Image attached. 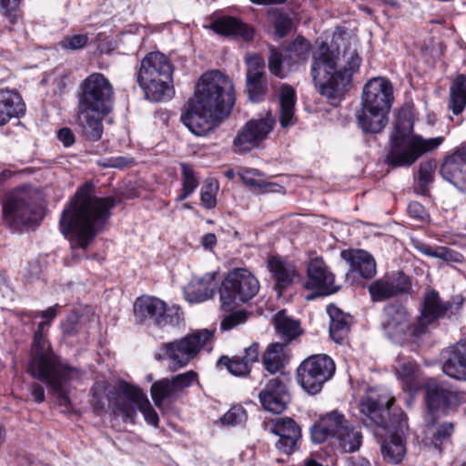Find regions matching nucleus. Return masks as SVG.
Masks as SVG:
<instances>
[{"mask_svg":"<svg viewBox=\"0 0 466 466\" xmlns=\"http://www.w3.org/2000/svg\"><path fill=\"white\" fill-rule=\"evenodd\" d=\"M441 176L456 187L466 183V147L457 149L446 157L441 170Z\"/></svg>","mask_w":466,"mask_h":466,"instance_id":"nucleus-24","label":"nucleus"},{"mask_svg":"<svg viewBox=\"0 0 466 466\" xmlns=\"http://www.w3.org/2000/svg\"><path fill=\"white\" fill-rule=\"evenodd\" d=\"M408 213L411 218L420 221H425L429 218V214L423 206H408Z\"/></svg>","mask_w":466,"mask_h":466,"instance_id":"nucleus-63","label":"nucleus"},{"mask_svg":"<svg viewBox=\"0 0 466 466\" xmlns=\"http://www.w3.org/2000/svg\"><path fill=\"white\" fill-rule=\"evenodd\" d=\"M329 316V335L336 343H342L347 338L351 324V316L339 308L329 305L327 308Z\"/></svg>","mask_w":466,"mask_h":466,"instance_id":"nucleus-34","label":"nucleus"},{"mask_svg":"<svg viewBox=\"0 0 466 466\" xmlns=\"http://www.w3.org/2000/svg\"><path fill=\"white\" fill-rule=\"evenodd\" d=\"M181 171L183 177V191L177 197V200L181 201L190 195L198 185V180L195 176L193 169L186 165L181 164Z\"/></svg>","mask_w":466,"mask_h":466,"instance_id":"nucleus-49","label":"nucleus"},{"mask_svg":"<svg viewBox=\"0 0 466 466\" xmlns=\"http://www.w3.org/2000/svg\"><path fill=\"white\" fill-rule=\"evenodd\" d=\"M442 137L424 138L413 133V121L410 116H399L390 136V147L386 162L394 167H410L423 154L436 149L443 142Z\"/></svg>","mask_w":466,"mask_h":466,"instance_id":"nucleus-6","label":"nucleus"},{"mask_svg":"<svg viewBox=\"0 0 466 466\" xmlns=\"http://www.w3.org/2000/svg\"><path fill=\"white\" fill-rule=\"evenodd\" d=\"M172 74L168 57L160 52H151L140 63L137 82L148 100L158 102L173 94Z\"/></svg>","mask_w":466,"mask_h":466,"instance_id":"nucleus-7","label":"nucleus"},{"mask_svg":"<svg viewBox=\"0 0 466 466\" xmlns=\"http://www.w3.org/2000/svg\"><path fill=\"white\" fill-rule=\"evenodd\" d=\"M69 204H106L103 198L96 195L95 186L91 182L84 183L75 193Z\"/></svg>","mask_w":466,"mask_h":466,"instance_id":"nucleus-45","label":"nucleus"},{"mask_svg":"<svg viewBox=\"0 0 466 466\" xmlns=\"http://www.w3.org/2000/svg\"><path fill=\"white\" fill-rule=\"evenodd\" d=\"M57 315V310H56V306L55 307H50L48 308L46 310H43V311H40L35 317L39 316L43 319V320L38 324V327H37V329L36 331L35 332V335H34V339H33V343H32V346H34V343H35V336L37 335V333L40 331V325L43 324V327H42V329H41V338L44 341H46L50 347V343L48 342V340H46L45 338H44V335H43V332H44V329L46 327H48L50 325V322L53 319L56 318V316ZM33 349V347H31V350ZM32 352V350L30 351V353Z\"/></svg>","mask_w":466,"mask_h":466,"instance_id":"nucleus-54","label":"nucleus"},{"mask_svg":"<svg viewBox=\"0 0 466 466\" xmlns=\"http://www.w3.org/2000/svg\"><path fill=\"white\" fill-rule=\"evenodd\" d=\"M275 123L276 120L270 113H267L264 117L248 121L234 138L236 151H249L258 147L272 131Z\"/></svg>","mask_w":466,"mask_h":466,"instance_id":"nucleus-15","label":"nucleus"},{"mask_svg":"<svg viewBox=\"0 0 466 466\" xmlns=\"http://www.w3.org/2000/svg\"><path fill=\"white\" fill-rule=\"evenodd\" d=\"M279 123L281 127L286 128L295 125V104L296 93L294 88L288 85L282 84L279 88Z\"/></svg>","mask_w":466,"mask_h":466,"instance_id":"nucleus-35","label":"nucleus"},{"mask_svg":"<svg viewBox=\"0 0 466 466\" xmlns=\"http://www.w3.org/2000/svg\"><path fill=\"white\" fill-rule=\"evenodd\" d=\"M382 329L389 339L400 341L408 331L412 333L407 309L400 304H390L384 308Z\"/></svg>","mask_w":466,"mask_h":466,"instance_id":"nucleus-19","label":"nucleus"},{"mask_svg":"<svg viewBox=\"0 0 466 466\" xmlns=\"http://www.w3.org/2000/svg\"><path fill=\"white\" fill-rule=\"evenodd\" d=\"M235 103L232 81L218 70L204 73L181 120L191 133L203 137L228 116Z\"/></svg>","mask_w":466,"mask_h":466,"instance_id":"nucleus-1","label":"nucleus"},{"mask_svg":"<svg viewBox=\"0 0 466 466\" xmlns=\"http://www.w3.org/2000/svg\"><path fill=\"white\" fill-rule=\"evenodd\" d=\"M292 21L289 16L283 14H279L276 15L274 20V27L275 33L279 37L285 36L290 31Z\"/></svg>","mask_w":466,"mask_h":466,"instance_id":"nucleus-59","label":"nucleus"},{"mask_svg":"<svg viewBox=\"0 0 466 466\" xmlns=\"http://www.w3.org/2000/svg\"><path fill=\"white\" fill-rule=\"evenodd\" d=\"M213 335V330L199 329L180 339L162 343L157 350L155 358L157 360L168 359L177 368H183L196 358L201 350L207 349L208 351H210Z\"/></svg>","mask_w":466,"mask_h":466,"instance_id":"nucleus-9","label":"nucleus"},{"mask_svg":"<svg viewBox=\"0 0 466 466\" xmlns=\"http://www.w3.org/2000/svg\"><path fill=\"white\" fill-rule=\"evenodd\" d=\"M105 115L78 107L76 125L81 136L89 141H98L104 131L102 120Z\"/></svg>","mask_w":466,"mask_h":466,"instance_id":"nucleus-27","label":"nucleus"},{"mask_svg":"<svg viewBox=\"0 0 466 466\" xmlns=\"http://www.w3.org/2000/svg\"><path fill=\"white\" fill-rule=\"evenodd\" d=\"M57 137L65 147H70L75 142V136L71 129L67 127L61 128L57 132Z\"/></svg>","mask_w":466,"mask_h":466,"instance_id":"nucleus-64","label":"nucleus"},{"mask_svg":"<svg viewBox=\"0 0 466 466\" xmlns=\"http://www.w3.org/2000/svg\"><path fill=\"white\" fill-rule=\"evenodd\" d=\"M310 54V44L305 39H296L287 49L289 60L292 63L305 61Z\"/></svg>","mask_w":466,"mask_h":466,"instance_id":"nucleus-46","label":"nucleus"},{"mask_svg":"<svg viewBox=\"0 0 466 466\" xmlns=\"http://www.w3.org/2000/svg\"><path fill=\"white\" fill-rule=\"evenodd\" d=\"M425 387L427 407L432 414L447 415L451 410L458 407L463 399L461 392L434 380L428 381Z\"/></svg>","mask_w":466,"mask_h":466,"instance_id":"nucleus-16","label":"nucleus"},{"mask_svg":"<svg viewBox=\"0 0 466 466\" xmlns=\"http://www.w3.org/2000/svg\"><path fill=\"white\" fill-rule=\"evenodd\" d=\"M336 440L343 452H354L360 447L362 434L350 424L336 437Z\"/></svg>","mask_w":466,"mask_h":466,"instance_id":"nucleus-39","label":"nucleus"},{"mask_svg":"<svg viewBox=\"0 0 466 466\" xmlns=\"http://www.w3.org/2000/svg\"><path fill=\"white\" fill-rule=\"evenodd\" d=\"M455 431V424L451 421L439 423L432 434L431 442L435 448L441 450L443 443L451 441Z\"/></svg>","mask_w":466,"mask_h":466,"instance_id":"nucleus-47","label":"nucleus"},{"mask_svg":"<svg viewBox=\"0 0 466 466\" xmlns=\"http://www.w3.org/2000/svg\"><path fill=\"white\" fill-rule=\"evenodd\" d=\"M43 217V206H3L4 222L13 230L31 227Z\"/></svg>","mask_w":466,"mask_h":466,"instance_id":"nucleus-20","label":"nucleus"},{"mask_svg":"<svg viewBox=\"0 0 466 466\" xmlns=\"http://www.w3.org/2000/svg\"><path fill=\"white\" fill-rule=\"evenodd\" d=\"M246 91L250 101L258 102L266 94L267 85L263 80H247Z\"/></svg>","mask_w":466,"mask_h":466,"instance_id":"nucleus-51","label":"nucleus"},{"mask_svg":"<svg viewBox=\"0 0 466 466\" xmlns=\"http://www.w3.org/2000/svg\"><path fill=\"white\" fill-rule=\"evenodd\" d=\"M134 316L139 323L158 327L176 325L179 321L177 310L168 309L163 300L150 296H142L136 299Z\"/></svg>","mask_w":466,"mask_h":466,"instance_id":"nucleus-14","label":"nucleus"},{"mask_svg":"<svg viewBox=\"0 0 466 466\" xmlns=\"http://www.w3.org/2000/svg\"><path fill=\"white\" fill-rule=\"evenodd\" d=\"M218 187V182L215 178H208L204 182L200 193L203 204L215 203Z\"/></svg>","mask_w":466,"mask_h":466,"instance_id":"nucleus-52","label":"nucleus"},{"mask_svg":"<svg viewBox=\"0 0 466 466\" xmlns=\"http://www.w3.org/2000/svg\"><path fill=\"white\" fill-rule=\"evenodd\" d=\"M133 162L134 160L130 157L119 156L106 158L99 162V165L103 167L123 168L130 166Z\"/></svg>","mask_w":466,"mask_h":466,"instance_id":"nucleus-60","label":"nucleus"},{"mask_svg":"<svg viewBox=\"0 0 466 466\" xmlns=\"http://www.w3.org/2000/svg\"><path fill=\"white\" fill-rule=\"evenodd\" d=\"M335 372L333 360L326 354H317L307 358L297 370L299 384L309 393L319 392L326 381Z\"/></svg>","mask_w":466,"mask_h":466,"instance_id":"nucleus-12","label":"nucleus"},{"mask_svg":"<svg viewBox=\"0 0 466 466\" xmlns=\"http://www.w3.org/2000/svg\"><path fill=\"white\" fill-rule=\"evenodd\" d=\"M216 272H208L201 277H193L184 287V296L189 302H202L212 298L216 289Z\"/></svg>","mask_w":466,"mask_h":466,"instance_id":"nucleus-25","label":"nucleus"},{"mask_svg":"<svg viewBox=\"0 0 466 466\" xmlns=\"http://www.w3.org/2000/svg\"><path fill=\"white\" fill-rule=\"evenodd\" d=\"M25 106L21 96L15 91L0 89V127L12 118L24 115Z\"/></svg>","mask_w":466,"mask_h":466,"instance_id":"nucleus-29","label":"nucleus"},{"mask_svg":"<svg viewBox=\"0 0 466 466\" xmlns=\"http://www.w3.org/2000/svg\"><path fill=\"white\" fill-rule=\"evenodd\" d=\"M40 331L35 336V343L28 361L26 371L35 379L44 382L56 395L57 403L62 412L72 409L66 384L79 376V370L65 363L42 339Z\"/></svg>","mask_w":466,"mask_h":466,"instance_id":"nucleus-4","label":"nucleus"},{"mask_svg":"<svg viewBox=\"0 0 466 466\" xmlns=\"http://www.w3.org/2000/svg\"><path fill=\"white\" fill-rule=\"evenodd\" d=\"M258 397L263 408L273 413L282 412L289 400L286 386L279 377L268 380Z\"/></svg>","mask_w":466,"mask_h":466,"instance_id":"nucleus-21","label":"nucleus"},{"mask_svg":"<svg viewBox=\"0 0 466 466\" xmlns=\"http://www.w3.org/2000/svg\"><path fill=\"white\" fill-rule=\"evenodd\" d=\"M368 289L373 301H383L409 293L411 284L408 276L397 272L374 280L369 285Z\"/></svg>","mask_w":466,"mask_h":466,"instance_id":"nucleus-18","label":"nucleus"},{"mask_svg":"<svg viewBox=\"0 0 466 466\" xmlns=\"http://www.w3.org/2000/svg\"><path fill=\"white\" fill-rule=\"evenodd\" d=\"M244 356L240 357L248 367L251 368V365L258 360V355H259V348L258 344L253 343L249 347L245 349Z\"/></svg>","mask_w":466,"mask_h":466,"instance_id":"nucleus-62","label":"nucleus"},{"mask_svg":"<svg viewBox=\"0 0 466 466\" xmlns=\"http://www.w3.org/2000/svg\"><path fill=\"white\" fill-rule=\"evenodd\" d=\"M350 423L344 419V416L338 411H331L321 417L311 429V438L316 443H321L328 438H335L346 428Z\"/></svg>","mask_w":466,"mask_h":466,"instance_id":"nucleus-23","label":"nucleus"},{"mask_svg":"<svg viewBox=\"0 0 466 466\" xmlns=\"http://www.w3.org/2000/svg\"><path fill=\"white\" fill-rule=\"evenodd\" d=\"M242 181L252 188H259L264 185V178L260 172L256 169H246L239 173Z\"/></svg>","mask_w":466,"mask_h":466,"instance_id":"nucleus-56","label":"nucleus"},{"mask_svg":"<svg viewBox=\"0 0 466 466\" xmlns=\"http://www.w3.org/2000/svg\"><path fill=\"white\" fill-rule=\"evenodd\" d=\"M247 414L242 407H232L221 419L222 423L229 426H236L246 421Z\"/></svg>","mask_w":466,"mask_h":466,"instance_id":"nucleus-53","label":"nucleus"},{"mask_svg":"<svg viewBox=\"0 0 466 466\" xmlns=\"http://www.w3.org/2000/svg\"><path fill=\"white\" fill-rule=\"evenodd\" d=\"M247 64V80H263L265 62L261 56H253L246 59Z\"/></svg>","mask_w":466,"mask_h":466,"instance_id":"nucleus-50","label":"nucleus"},{"mask_svg":"<svg viewBox=\"0 0 466 466\" xmlns=\"http://www.w3.org/2000/svg\"><path fill=\"white\" fill-rule=\"evenodd\" d=\"M247 319H248V315L245 311H242V310L236 311V312H233V313L226 316L221 320L220 327H221V329H223V330H229L240 324L245 323L247 321Z\"/></svg>","mask_w":466,"mask_h":466,"instance_id":"nucleus-57","label":"nucleus"},{"mask_svg":"<svg viewBox=\"0 0 466 466\" xmlns=\"http://www.w3.org/2000/svg\"><path fill=\"white\" fill-rule=\"evenodd\" d=\"M197 372L194 370H188L187 372L177 374L170 380L174 383L177 393H180L184 389L189 387L195 380H197Z\"/></svg>","mask_w":466,"mask_h":466,"instance_id":"nucleus-55","label":"nucleus"},{"mask_svg":"<svg viewBox=\"0 0 466 466\" xmlns=\"http://www.w3.org/2000/svg\"><path fill=\"white\" fill-rule=\"evenodd\" d=\"M393 100L392 85L384 77H374L363 87L361 105L366 109L389 113Z\"/></svg>","mask_w":466,"mask_h":466,"instance_id":"nucleus-17","label":"nucleus"},{"mask_svg":"<svg viewBox=\"0 0 466 466\" xmlns=\"http://www.w3.org/2000/svg\"><path fill=\"white\" fill-rule=\"evenodd\" d=\"M360 64L356 41L344 42L336 52L322 42L313 54L310 74L319 93L334 101L343 96Z\"/></svg>","mask_w":466,"mask_h":466,"instance_id":"nucleus-2","label":"nucleus"},{"mask_svg":"<svg viewBox=\"0 0 466 466\" xmlns=\"http://www.w3.org/2000/svg\"><path fill=\"white\" fill-rule=\"evenodd\" d=\"M218 365H224L227 367L228 372L235 376H247L250 372V367L240 357L228 358L223 356L219 359Z\"/></svg>","mask_w":466,"mask_h":466,"instance_id":"nucleus-48","label":"nucleus"},{"mask_svg":"<svg viewBox=\"0 0 466 466\" xmlns=\"http://www.w3.org/2000/svg\"><path fill=\"white\" fill-rule=\"evenodd\" d=\"M268 268L276 281L274 288L279 295H281L282 291L290 286L297 278L295 268L282 261L279 258H270L268 260Z\"/></svg>","mask_w":466,"mask_h":466,"instance_id":"nucleus-32","label":"nucleus"},{"mask_svg":"<svg viewBox=\"0 0 466 466\" xmlns=\"http://www.w3.org/2000/svg\"><path fill=\"white\" fill-rule=\"evenodd\" d=\"M341 257L350 264V271L358 272L362 278L371 279L376 274L375 259L366 250H343Z\"/></svg>","mask_w":466,"mask_h":466,"instance_id":"nucleus-28","label":"nucleus"},{"mask_svg":"<svg viewBox=\"0 0 466 466\" xmlns=\"http://www.w3.org/2000/svg\"><path fill=\"white\" fill-rule=\"evenodd\" d=\"M436 165L431 160L421 162L416 178L415 191L417 194L426 196L429 193V185L433 181Z\"/></svg>","mask_w":466,"mask_h":466,"instance_id":"nucleus-44","label":"nucleus"},{"mask_svg":"<svg viewBox=\"0 0 466 466\" xmlns=\"http://www.w3.org/2000/svg\"><path fill=\"white\" fill-rule=\"evenodd\" d=\"M290 67L288 55L282 56L276 48H269L268 70L272 75L285 78L291 71Z\"/></svg>","mask_w":466,"mask_h":466,"instance_id":"nucleus-43","label":"nucleus"},{"mask_svg":"<svg viewBox=\"0 0 466 466\" xmlns=\"http://www.w3.org/2000/svg\"><path fill=\"white\" fill-rule=\"evenodd\" d=\"M259 289L258 280L247 268L229 271L219 287L220 307L229 311L255 297Z\"/></svg>","mask_w":466,"mask_h":466,"instance_id":"nucleus-10","label":"nucleus"},{"mask_svg":"<svg viewBox=\"0 0 466 466\" xmlns=\"http://www.w3.org/2000/svg\"><path fill=\"white\" fill-rule=\"evenodd\" d=\"M271 431L279 437L276 444L279 451L290 454L297 449V443L301 437V431L291 418L277 419Z\"/></svg>","mask_w":466,"mask_h":466,"instance_id":"nucleus-22","label":"nucleus"},{"mask_svg":"<svg viewBox=\"0 0 466 466\" xmlns=\"http://www.w3.org/2000/svg\"><path fill=\"white\" fill-rule=\"evenodd\" d=\"M395 372L405 390L415 392L420 389L421 384L420 370L415 361L410 359H400Z\"/></svg>","mask_w":466,"mask_h":466,"instance_id":"nucleus-33","label":"nucleus"},{"mask_svg":"<svg viewBox=\"0 0 466 466\" xmlns=\"http://www.w3.org/2000/svg\"><path fill=\"white\" fill-rule=\"evenodd\" d=\"M88 37L86 35H75L65 37L61 41V46L65 49L76 50L83 48L87 43Z\"/></svg>","mask_w":466,"mask_h":466,"instance_id":"nucleus-58","label":"nucleus"},{"mask_svg":"<svg viewBox=\"0 0 466 466\" xmlns=\"http://www.w3.org/2000/svg\"><path fill=\"white\" fill-rule=\"evenodd\" d=\"M309 283L307 287L319 289L322 294H331L338 290L334 285V275L329 271L324 261L319 258H312L308 265Z\"/></svg>","mask_w":466,"mask_h":466,"instance_id":"nucleus-26","label":"nucleus"},{"mask_svg":"<svg viewBox=\"0 0 466 466\" xmlns=\"http://www.w3.org/2000/svg\"><path fill=\"white\" fill-rule=\"evenodd\" d=\"M286 344L273 343L268 347L262 356V363L265 370L270 373H276L283 368L286 360Z\"/></svg>","mask_w":466,"mask_h":466,"instance_id":"nucleus-37","label":"nucleus"},{"mask_svg":"<svg viewBox=\"0 0 466 466\" xmlns=\"http://www.w3.org/2000/svg\"><path fill=\"white\" fill-rule=\"evenodd\" d=\"M113 87L101 73H93L80 85L78 107L108 114L112 108Z\"/></svg>","mask_w":466,"mask_h":466,"instance_id":"nucleus-11","label":"nucleus"},{"mask_svg":"<svg viewBox=\"0 0 466 466\" xmlns=\"http://www.w3.org/2000/svg\"><path fill=\"white\" fill-rule=\"evenodd\" d=\"M387 112L369 110L362 106L361 113L358 116L359 125L366 133H379L387 125Z\"/></svg>","mask_w":466,"mask_h":466,"instance_id":"nucleus-36","label":"nucleus"},{"mask_svg":"<svg viewBox=\"0 0 466 466\" xmlns=\"http://www.w3.org/2000/svg\"><path fill=\"white\" fill-rule=\"evenodd\" d=\"M466 106V76L460 75L450 89L449 107L453 114L459 115Z\"/></svg>","mask_w":466,"mask_h":466,"instance_id":"nucleus-38","label":"nucleus"},{"mask_svg":"<svg viewBox=\"0 0 466 466\" xmlns=\"http://www.w3.org/2000/svg\"><path fill=\"white\" fill-rule=\"evenodd\" d=\"M462 303L463 299L461 296L453 298L451 302H444L436 291L426 293L420 315L412 325V336L420 337L437 319L456 315Z\"/></svg>","mask_w":466,"mask_h":466,"instance_id":"nucleus-13","label":"nucleus"},{"mask_svg":"<svg viewBox=\"0 0 466 466\" xmlns=\"http://www.w3.org/2000/svg\"><path fill=\"white\" fill-rule=\"evenodd\" d=\"M66 336H75L79 332L78 316L75 313L69 315L61 325Z\"/></svg>","mask_w":466,"mask_h":466,"instance_id":"nucleus-61","label":"nucleus"},{"mask_svg":"<svg viewBox=\"0 0 466 466\" xmlns=\"http://www.w3.org/2000/svg\"><path fill=\"white\" fill-rule=\"evenodd\" d=\"M416 249L425 256L440 258L446 262H461L462 259V256L459 252L447 247L432 248L425 243H419L416 245Z\"/></svg>","mask_w":466,"mask_h":466,"instance_id":"nucleus-41","label":"nucleus"},{"mask_svg":"<svg viewBox=\"0 0 466 466\" xmlns=\"http://www.w3.org/2000/svg\"><path fill=\"white\" fill-rule=\"evenodd\" d=\"M442 370L451 378L466 380V341L457 343L451 349Z\"/></svg>","mask_w":466,"mask_h":466,"instance_id":"nucleus-31","label":"nucleus"},{"mask_svg":"<svg viewBox=\"0 0 466 466\" xmlns=\"http://www.w3.org/2000/svg\"><path fill=\"white\" fill-rule=\"evenodd\" d=\"M110 206H66L59 218V229L71 248L86 250L103 231L111 212Z\"/></svg>","mask_w":466,"mask_h":466,"instance_id":"nucleus-5","label":"nucleus"},{"mask_svg":"<svg viewBox=\"0 0 466 466\" xmlns=\"http://www.w3.org/2000/svg\"><path fill=\"white\" fill-rule=\"evenodd\" d=\"M150 392L157 407H161L165 400L174 399L178 395L174 383L169 379H163L154 382Z\"/></svg>","mask_w":466,"mask_h":466,"instance_id":"nucleus-40","label":"nucleus"},{"mask_svg":"<svg viewBox=\"0 0 466 466\" xmlns=\"http://www.w3.org/2000/svg\"><path fill=\"white\" fill-rule=\"evenodd\" d=\"M107 400L113 412L122 416L124 420L134 422L136 410H138L148 424L158 427V415L139 388L126 381H119L108 391Z\"/></svg>","mask_w":466,"mask_h":466,"instance_id":"nucleus-8","label":"nucleus"},{"mask_svg":"<svg viewBox=\"0 0 466 466\" xmlns=\"http://www.w3.org/2000/svg\"><path fill=\"white\" fill-rule=\"evenodd\" d=\"M210 28L219 35L239 36L245 41L252 40L254 36L251 26L232 16L215 20Z\"/></svg>","mask_w":466,"mask_h":466,"instance_id":"nucleus-30","label":"nucleus"},{"mask_svg":"<svg viewBox=\"0 0 466 466\" xmlns=\"http://www.w3.org/2000/svg\"><path fill=\"white\" fill-rule=\"evenodd\" d=\"M274 322L276 330L287 341H290L301 333L299 322L289 318L283 311H279L276 315Z\"/></svg>","mask_w":466,"mask_h":466,"instance_id":"nucleus-42","label":"nucleus"},{"mask_svg":"<svg viewBox=\"0 0 466 466\" xmlns=\"http://www.w3.org/2000/svg\"><path fill=\"white\" fill-rule=\"evenodd\" d=\"M393 403V397L370 390L361 398L359 410L362 415V423L371 429L376 435L382 436L385 432H390V440L381 445V453L385 461L397 464L402 461L406 453L404 439L409 426L407 416L402 411L390 416V408Z\"/></svg>","mask_w":466,"mask_h":466,"instance_id":"nucleus-3","label":"nucleus"}]
</instances>
